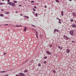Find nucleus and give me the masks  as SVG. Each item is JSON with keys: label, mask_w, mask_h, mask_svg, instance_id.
Masks as SVG:
<instances>
[{"label": "nucleus", "mask_w": 76, "mask_h": 76, "mask_svg": "<svg viewBox=\"0 0 76 76\" xmlns=\"http://www.w3.org/2000/svg\"><path fill=\"white\" fill-rule=\"evenodd\" d=\"M7 4H9L10 6H12L13 7H14L15 6V4L13 2H8L7 3Z\"/></svg>", "instance_id": "nucleus-1"}, {"label": "nucleus", "mask_w": 76, "mask_h": 76, "mask_svg": "<svg viewBox=\"0 0 76 76\" xmlns=\"http://www.w3.org/2000/svg\"><path fill=\"white\" fill-rule=\"evenodd\" d=\"M74 32V31L72 30H71L69 31V34L71 35H72V36H73V33Z\"/></svg>", "instance_id": "nucleus-2"}, {"label": "nucleus", "mask_w": 76, "mask_h": 76, "mask_svg": "<svg viewBox=\"0 0 76 76\" xmlns=\"http://www.w3.org/2000/svg\"><path fill=\"white\" fill-rule=\"evenodd\" d=\"M72 14V15L74 17H76V12H73Z\"/></svg>", "instance_id": "nucleus-3"}, {"label": "nucleus", "mask_w": 76, "mask_h": 76, "mask_svg": "<svg viewBox=\"0 0 76 76\" xmlns=\"http://www.w3.org/2000/svg\"><path fill=\"white\" fill-rule=\"evenodd\" d=\"M19 75L20 76H25V74H24L22 73H20L19 74Z\"/></svg>", "instance_id": "nucleus-4"}, {"label": "nucleus", "mask_w": 76, "mask_h": 76, "mask_svg": "<svg viewBox=\"0 0 76 76\" xmlns=\"http://www.w3.org/2000/svg\"><path fill=\"white\" fill-rule=\"evenodd\" d=\"M46 53L47 54L50 55V54H51V53L48 50L46 51Z\"/></svg>", "instance_id": "nucleus-5"}, {"label": "nucleus", "mask_w": 76, "mask_h": 76, "mask_svg": "<svg viewBox=\"0 0 76 76\" xmlns=\"http://www.w3.org/2000/svg\"><path fill=\"white\" fill-rule=\"evenodd\" d=\"M70 49H68L66 50V53H70Z\"/></svg>", "instance_id": "nucleus-6"}, {"label": "nucleus", "mask_w": 76, "mask_h": 76, "mask_svg": "<svg viewBox=\"0 0 76 76\" xmlns=\"http://www.w3.org/2000/svg\"><path fill=\"white\" fill-rule=\"evenodd\" d=\"M61 16H63V15H64V11H62L61 12Z\"/></svg>", "instance_id": "nucleus-7"}, {"label": "nucleus", "mask_w": 76, "mask_h": 76, "mask_svg": "<svg viewBox=\"0 0 76 76\" xmlns=\"http://www.w3.org/2000/svg\"><path fill=\"white\" fill-rule=\"evenodd\" d=\"M24 18H26L27 19H29V17L27 16H23Z\"/></svg>", "instance_id": "nucleus-8"}, {"label": "nucleus", "mask_w": 76, "mask_h": 76, "mask_svg": "<svg viewBox=\"0 0 76 76\" xmlns=\"http://www.w3.org/2000/svg\"><path fill=\"white\" fill-rule=\"evenodd\" d=\"M72 28H76V25L75 24H72Z\"/></svg>", "instance_id": "nucleus-9"}, {"label": "nucleus", "mask_w": 76, "mask_h": 76, "mask_svg": "<svg viewBox=\"0 0 76 76\" xmlns=\"http://www.w3.org/2000/svg\"><path fill=\"white\" fill-rule=\"evenodd\" d=\"M15 27H21L22 26H18V25H17L16 26H15Z\"/></svg>", "instance_id": "nucleus-10"}, {"label": "nucleus", "mask_w": 76, "mask_h": 76, "mask_svg": "<svg viewBox=\"0 0 76 76\" xmlns=\"http://www.w3.org/2000/svg\"><path fill=\"white\" fill-rule=\"evenodd\" d=\"M65 38L66 39V40H68V39H69V38L68 37H67V36Z\"/></svg>", "instance_id": "nucleus-11"}, {"label": "nucleus", "mask_w": 76, "mask_h": 76, "mask_svg": "<svg viewBox=\"0 0 76 76\" xmlns=\"http://www.w3.org/2000/svg\"><path fill=\"white\" fill-rule=\"evenodd\" d=\"M10 12H6L5 13V14H6V15H7L8 14H9V13Z\"/></svg>", "instance_id": "nucleus-12"}, {"label": "nucleus", "mask_w": 76, "mask_h": 76, "mask_svg": "<svg viewBox=\"0 0 76 76\" xmlns=\"http://www.w3.org/2000/svg\"><path fill=\"white\" fill-rule=\"evenodd\" d=\"M6 72V71H0V73H4Z\"/></svg>", "instance_id": "nucleus-13"}, {"label": "nucleus", "mask_w": 76, "mask_h": 76, "mask_svg": "<svg viewBox=\"0 0 76 76\" xmlns=\"http://www.w3.org/2000/svg\"><path fill=\"white\" fill-rule=\"evenodd\" d=\"M24 31H26V27H25V28L23 29Z\"/></svg>", "instance_id": "nucleus-14"}, {"label": "nucleus", "mask_w": 76, "mask_h": 76, "mask_svg": "<svg viewBox=\"0 0 76 76\" xmlns=\"http://www.w3.org/2000/svg\"><path fill=\"white\" fill-rule=\"evenodd\" d=\"M56 2L57 3H59V1L58 0H55Z\"/></svg>", "instance_id": "nucleus-15"}, {"label": "nucleus", "mask_w": 76, "mask_h": 76, "mask_svg": "<svg viewBox=\"0 0 76 76\" xmlns=\"http://www.w3.org/2000/svg\"><path fill=\"white\" fill-rule=\"evenodd\" d=\"M70 21L71 22H73V19H71L70 20Z\"/></svg>", "instance_id": "nucleus-16"}, {"label": "nucleus", "mask_w": 76, "mask_h": 76, "mask_svg": "<svg viewBox=\"0 0 76 76\" xmlns=\"http://www.w3.org/2000/svg\"><path fill=\"white\" fill-rule=\"evenodd\" d=\"M35 15L36 17H37V16H38V14H37V13H36L35 14Z\"/></svg>", "instance_id": "nucleus-17"}, {"label": "nucleus", "mask_w": 76, "mask_h": 76, "mask_svg": "<svg viewBox=\"0 0 76 76\" xmlns=\"http://www.w3.org/2000/svg\"><path fill=\"white\" fill-rule=\"evenodd\" d=\"M0 16H1V17H3V14H1L0 15Z\"/></svg>", "instance_id": "nucleus-18"}, {"label": "nucleus", "mask_w": 76, "mask_h": 76, "mask_svg": "<svg viewBox=\"0 0 76 76\" xmlns=\"http://www.w3.org/2000/svg\"><path fill=\"white\" fill-rule=\"evenodd\" d=\"M27 72H28V70H26L24 71V73H26Z\"/></svg>", "instance_id": "nucleus-19"}, {"label": "nucleus", "mask_w": 76, "mask_h": 76, "mask_svg": "<svg viewBox=\"0 0 76 76\" xmlns=\"http://www.w3.org/2000/svg\"><path fill=\"white\" fill-rule=\"evenodd\" d=\"M47 58V56H46L44 58V59H46V58Z\"/></svg>", "instance_id": "nucleus-20"}, {"label": "nucleus", "mask_w": 76, "mask_h": 76, "mask_svg": "<svg viewBox=\"0 0 76 76\" xmlns=\"http://www.w3.org/2000/svg\"><path fill=\"white\" fill-rule=\"evenodd\" d=\"M14 3H17V1H14Z\"/></svg>", "instance_id": "nucleus-21"}, {"label": "nucleus", "mask_w": 76, "mask_h": 76, "mask_svg": "<svg viewBox=\"0 0 76 76\" xmlns=\"http://www.w3.org/2000/svg\"><path fill=\"white\" fill-rule=\"evenodd\" d=\"M4 3H3L2 2H0V5H3V4Z\"/></svg>", "instance_id": "nucleus-22"}, {"label": "nucleus", "mask_w": 76, "mask_h": 76, "mask_svg": "<svg viewBox=\"0 0 76 76\" xmlns=\"http://www.w3.org/2000/svg\"><path fill=\"white\" fill-rule=\"evenodd\" d=\"M33 10L34 12H35V11H36V10H35V9L34 8H33Z\"/></svg>", "instance_id": "nucleus-23"}, {"label": "nucleus", "mask_w": 76, "mask_h": 76, "mask_svg": "<svg viewBox=\"0 0 76 76\" xmlns=\"http://www.w3.org/2000/svg\"><path fill=\"white\" fill-rule=\"evenodd\" d=\"M53 73H56V71H55V70H53Z\"/></svg>", "instance_id": "nucleus-24"}, {"label": "nucleus", "mask_w": 76, "mask_h": 76, "mask_svg": "<svg viewBox=\"0 0 76 76\" xmlns=\"http://www.w3.org/2000/svg\"><path fill=\"white\" fill-rule=\"evenodd\" d=\"M36 35H38V32H37V31H36Z\"/></svg>", "instance_id": "nucleus-25"}, {"label": "nucleus", "mask_w": 76, "mask_h": 76, "mask_svg": "<svg viewBox=\"0 0 76 76\" xmlns=\"http://www.w3.org/2000/svg\"><path fill=\"white\" fill-rule=\"evenodd\" d=\"M67 36H66L65 35H64L63 36L64 38H66Z\"/></svg>", "instance_id": "nucleus-26"}, {"label": "nucleus", "mask_w": 76, "mask_h": 76, "mask_svg": "<svg viewBox=\"0 0 76 76\" xmlns=\"http://www.w3.org/2000/svg\"><path fill=\"white\" fill-rule=\"evenodd\" d=\"M56 30H57V29H55L54 30V32H56Z\"/></svg>", "instance_id": "nucleus-27"}, {"label": "nucleus", "mask_w": 76, "mask_h": 76, "mask_svg": "<svg viewBox=\"0 0 76 76\" xmlns=\"http://www.w3.org/2000/svg\"><path fill=\"white\" fill-rule=\"evenodd\" d=\"M38 66H39V67H41V64H38Z\"/></svg>", "instance_id": "nucleus-28"}, {"label": "nucleus", "mask_w": 76, "mask_h": 76, "mask_svg": "<svg viewBox=\"0 0 76 76\" xmlns=\"http://www.w3.org/2000/svg\"><path fill=\"white\" fill-rule=\"evenodd\" d=\"M34 9H37V7H36V6H34Z\"/></svg>", "instance_id": "nucleus-29"}, {"label": "nucleus", "mask_w": 76, "mask_h": 76, "mask_svg": "<svg viewBox=\"0 0 76 76\" xmlns=\"http://www.w3.org/2000/svg\"><path fill=\"white\" fill-rule=\"evenodd\" d=\"M46 61H45L44 62V64H46Z\"/></svg>", "instance_id": "nucleus-30"}, {"label": "nucleus", "mask_w": 76, "mask_h": 76, "mask_svg": "<svg viewBox=\"0 0 76 76\" xmlns=\"http://www.w3.org/2000/svg\"><path fill=\"white\" fill-rule=\"evenodd\" d=\"M10 0H7V1L9 3V2H10Z\"/></svg>", "instance_id": "nucleus-31"}, {"label": "nucleus", "mask_w": 76, "mask_h": 76, "mask_svg": "<svg viewBox=\"0 0 76 76\" xmlns=\"http://www.w3.org/2000/svg\"><path fill=\"white\" fill-rule=\"evenodd\" d=\"M31 26H33V27H35V26L34 25H31Z\"/></svg>", "instance_id": "nucleus-32"}, {"label": "nucleus", "mask_w": 76, "mask_h": 76, "mask_svg": "<svg viewBox=\"0 0 76 76\" xmlns=\"http://www.w3.org/2000/svg\"><path fill=\"white\" fill-rule=\"evenodd\" d=\"M34 1H31V3H34Z\"/></svg>", "instance_id": "nucleus-33"}, {"label": "nucleus", "mask_w": 76, "mask_h": 76, "mask_svg": "<svg viewBox=\"0 0 76 76\" xmlns=\"http://www.w3.org/2000/svg\"><path fill=\"white\" fill-rule=\"evenodd\" d=\"M36 37H37V38H38V35H36Z\"/></svg>", "instance_id": "nucleus-34"}, {"label": "nucleus", "mask_w": 76, "mask_h": 76, "mask_svg": "<svg viewBox=\"0 0 76 76\" xmlns=\"http://www.w3.org/2000/svg\"><path fill=\"white\" fill-rule=\"evenodd\" d=\"M49 46H50V47H52V45L50 44V45Z\"/></svg>", "instance_id": "nucleus-35"}, {"label": "nucleus", "mask_w": 76, "mask_h": 76, "mask_svg": "<svg viewBox=\"0 0 76 76\" xmlns=\"http://www.w3.org/2000/svg\"><path fill=\"white\" fill-rule=\"evenodd\" d=\"M60 48V50H62V49L63 48H62V47H61Z\"/></svg>", "instance_id": "nucleus-36"}, {"label": "nucleus", "mask_w": 76, "mask_h": 76, "mask_svg": "<svg viewBox=\"0 0 76 76\" xmlns=\"http://www.w3.org/2000/svg\"><path fill=\"white\" fill-rule=\"evenodd\" d=\"M30 62H34V60H31V61H30Z\"/></svg>", "instance_id": "nucleus-37"}, {"label": "nucleus", "mask_w": 76, "mask_h": 76, "mask_svg": "<svg viewBox=\"0 0 76 76\" xmlns=\"http://www.w3.org/2000/svg\"><path fill=\"white\" fill-rule=\"evenodd\" d=\"M58 23H61V21H59Z\"/></svg>", "instance_id": "nucleus-38"}, {"label": "nucleus", "mask_w": 76, "mask_h": 76, "mask_svg": "<svg viewBox=\"0 0 76 76\" xmlns=\"http://www.w3.org/2000/svg\"><path fill=\"white\" fill-rule=\"evenodd\" d=\"M4 25L7 26V25H9V24H4Z\"/></svg>", "instance_id": "nucleus-39"}, {"label": "nucleus", "mask_w": 76, "mask_h": 76, "mask_svg": "<svg viewBox=\"0 0 76 76\" xmlns=\"http://www.w3.org/2000/svg\"><path fill=\"white\" fill-rule=\"evenodd\" d=\"M9 76V75L8 74L4 75V76Z\"/></svg>", "instance_id": "nucleus-40"}, {"label": "nucleus", "mask_w": 76, "mask_h": 76, "mask_svg": "<svg viewBox=\"0 0 76 76\" xmlns=\"http://www.w3.org/2000/svg\"><path fill=\"white\" fill-rule=\"evenodd\" d=\"M44 7L45 8H47V6H46V5H45Z\"/></svg>", "instance_id": "nucleus-41"}, {"label": "nucleus", "mask_w": 76, "mask_h": 76, "mask_svg": "<svg viewBox=\"0 0 76 76\" xmlns=\"http://www.w3.org/2000/svg\"><path fill=\"white\" fill-rule=\"evenodd\" d=\"M58 20H59V21H61V20L60 19H58Z\"/></svg>", "instance_id": "nucleus-42"}, {"label": "nucleus", "mask_w": 76, "mask_h": 76, "mask_svg": "<svg viewBox=\"0 0 76 76\" xmlns=\"http://www.w3.org/2000/svg\"><path fill=\"white\" fill-rule=\"evenodd\" d=\"M72 43H73L75 41H72Z\"/></svg>", "instance_id": "nucleus-43"}, {"label": "nucleus", "mask_w": 76, "mask_h": 76, "mask_svg": "<svg viewBox=\"0 0 76 76\" xmlns=\"http://www.w3.org/2000/svg\"><path fill=\"white\" fill-rule=\"evenodd\" d=\"M16 76H19V75L17 74L16 75Z\"/></svg>", "instance_id": "nucleus-44"}, {"label": "nucleus", "mask_w": 76, "mask_h": 76, "mask_svg": "<svg viewBox=\"0 0 76 76\" xmlns=\"http://www.w3.org/2000/svg\"><path fill=\"white\" fill-rule=\"evenodd\" d=\"M19 6H20V7L21 6H22V5H19Z\"/></svg>", "instance_id": "nucleus-45"}, {"label": "nucleus", "mask_w": 76, "mask_h": 76, "mask_svg": "<svg viewBox=\"0 0 76 76\" xmlns=\"http://www.w3.org/2000/svg\"><path fill=\"white\" fill-rule=\"evenodd\" d=\"M56 32H58V29H56Z\"/></svg>", "instance_id": "nucleus-46"}, {"label": "nucleus", "mask_w": 76, "mask_h": 76, "mask_svg": "<svg viewBox=\"0 0 76 76\" xmlns=\"http://www.w3.org/2000/svg\"><path fill=\"white\" fill-rule=\"evenodd\" d=\"M16 13H18V11H16L15 12Z\"/></svg>", "instance_id": "nucleus-47"}, {"label": "nucleus", "mask_w": 76, "mask_h": 76, "mask_svg": "<svg viewBox=\"0 0 76 76\" xmlns=\"http://www.w3.org/2000/svg\"><path fill=\"white\" fill-rule=\"evenodd\" d=\"M61 48V47H60V46H59L58 47V48Z\"/></svg>", "instance_id": "nucleus-48"}, {"label": "nucleus", "mask_w": 76, "mask_h": 76, "mask_svg": "<svg viewBox=\"0 0 76 76\" xmlns=\"http://www.w3.org/2000/svg\"><path fill=\"white\" fill-rule=\"evenodd\" d=\"M4 55H5V54H6V53H4Z\"/></svg>", "instance_id": "nucleus-49"}, {"label": "nucleus", "mask_w": 76, "mask_h": 76, "mask_svg": "<svg viewBox=\"0 0 76 76\" xmlns=\"http://www.w3.org/2000/svg\"><path fill=\"white\" fill-rule=\"evenodd\" d=\"M20 16H23V15H22V14H20Z\"/></svg>", "instance_id": "nucleus-50"}, {"label": "nucleus", "mask_w": 76, "mask_h": 76, "mask_svg": "<svg viewBox=\"0 0 76 76\" xmlns=\"http://www.w3.org/2000/svg\"><path fill=\"white\" fill-rule=\"evenodd\" d=\"M3 10H3V9H1V11H3Z\"/></svg>", "instance_id": "nucleus-51"}, {"label": "nucleus", "mask_w": 76, "mask_h": 76, "mask_svg": "<svg viewBox=\"0 0 76 76\" xmlns=\"http://www.w3.org/2000/svg\"><path fill=\"white\" fill-rule=\"evenodd\" d=\"M2 1H4V0H2Z\"/></svg>", "instance_id": "nucleus-52"}, {"label": "nucleus", "mask_w": 76, "mask_h": 76, "mask_svg": "<svg viewBox=\"0 0 76 76\" xmlns=\"http://www.w3.org/2000/svg\"><path fill=\"white\" fill-rule=\"evenodd\" d=\"M69 1H72V0H69Z\"/></svg>", "instance_id": "nucleus-53"}, {"label": "nucleus", "mask_w": 76, "mask_h": 76, "mask_svg": "<svg viewBox=\"0 0 76 76\" xmlns=\"http://www.w3.org/2000/svg\"><path fill=\"white\" fill-rule=\"evenodd\" d=\"M32 13H34V12L33 11V12H32Z\"/></svg>", "instance_id": "nucleus-54"}, {"label": "nucleus", "mask_w": 76, "mask_h": 76, "mask_svg": "<svg viewBox=\"0 0 76 76\" xmlns=\"http://www.w3.org/2000/svg\"><path fill=\"white\" fill-rule=\"evenodd\" d=\"M57 19H58H58H59L58 18H57Z\"/></svg>", "instance_id": "nucleus-55"}, {"label": "nucleus", "mask_w": 76, "mask_h": 76, "mask_svg": "<svg viewBox=\"0 0 76 76\" xmlns=\"http://www.w3.org/2000/svg\"><path fill=\"white\" fill-rule=\"evenodd\" d=\"M75 23H76V21H75Z\"/></svg>", "instance_id": "nucleus-56"}, {"label": "nucleus", "mask_w": 76, "mask_h": 76, "mask_svg": "<svg viewBox=\"0 0 76 76\" xmlns=\"http://www.w3.org/2000/svg\"><path fill=\"white\" fill-rule=\"evenodd\" d=\"M8 7H10V6H8Z\"/></svg>", "instance_id": "nucleus-57"}, {"label": "nucleus", "mask_w": 76, "mask_h": 76, "mask_svg": "<svg viewBox=\"0 0 76 76\" xmlns=\"http://www.w3.org/2000/svg\"><path fill=\"white\" fill-rule=\"evenodd\" d=\"M28 60H27V61H28Z\"/></svg>", "instance_id": "nucleus-58"}, {"label": "nucleus", "mask_w": 76, "mask_h": 76, "mask_svg": "<svg viewBox=\"0 0 76 76\" xmlns=\"http://www.w3.org/2000/svg\"><path fill=\"white\" fill-rule=\"evenodd\" d=\"M5 4V3H4V4Z\"/></svg>", "instance_id": "nucleus-59"}, {"label": "nucleus", "mask_w": 76, "mask_h": 76, "mask_svg": "<svg viewBox=\"0 0 76 76\" xmlns=\"http://www.w3.org/2000/svg\"><path fill=\"white\" fill-rule=\"evenodd\" d=\"M56 57H57V56H56Z\"/></svg>", "instance_id": "nucleus-60"}, {"label": "nucleus", "mask_w": 76, "mask_h": 76, "mask_svg": "<svg viewBox=\"0 0 76 76\" xmlns=\"http://www.w3.org/2000/svg\"><path fill=\"white\" fill-rule=\"evenodd\" d=\"M26 0V1H27V0Z\"/></svg>", "instance_id": "nucleus-61"}]
</instances>
